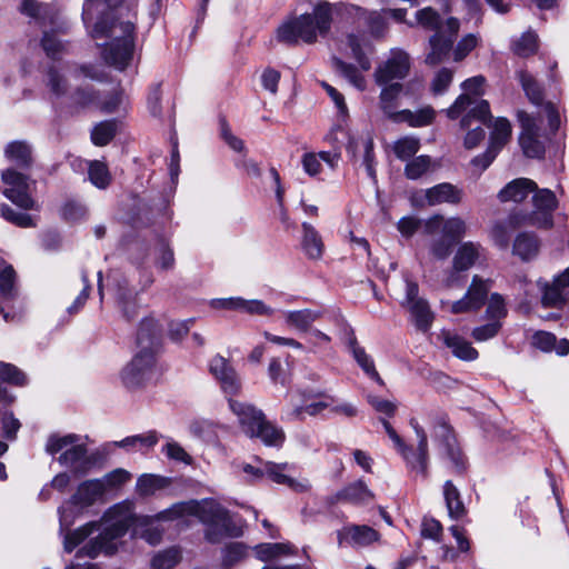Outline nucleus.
<instances>
[{"mask_svg": "<svg viewBox=\"0 0 569 569\" xmlns=\"http://www.w3.org/2000/svg\"><path fill=\"white\" fill-rule=\"evenodd\" d=\"M1 180L4 184L3 194L18 207L29 210L36 207V202L31 197L33 181L16 171L7 169L1 172Z\"/></svg>", "mask_w": 569, "mask_h": 569, "instance_id": "nucleus-12", "label": "nucleus"}, {"mask_svg": "<svg viewBox=\"0 0 569 569\" xmlns=\"http://www.w3.org/2000/svg\"><path fill=\"white\" fill-rule=\"evenodd\" d=\"M485 82L486 79L482 76L465 80L461 83L463 92L446 111L448 118L455 120L462 113H466L460 121V127L462 128L470 126L471 118H477L479 121L485 122L490 114L488 101L480 99L485 94Z\"/></svg>", "mask_w": 569, "mask_h": 569, "instance_id": "nucleus-7", "label": "nucleus"}, {"mask_svg": "<svg viewBox=\"0 0 569 569\" xmlns=\"http://www.w3.org/2000/svg\"><path fill=\"white\" fill-rule=\"evenodd\" d=\"M518 120L522 128L519 143L523 153L529 158H541L545 154V146L539 140L540 121L523 111L518 112Z\"/></svg>", "mask_w": 569, "mask_h": 569, "instance_id": "nucleus-17", "label": "nucleus"}, {"mask_svg": "<svg viewBox=\"0 0 569 569\" xmlns=\"http://www.w3.org/2000/svg\"><path fill=\"white\" fill-rule=\"evenodd\" d=\"M14 293V270L0 258V312L6 321L14 319L7 310L6 302L9 301Z\"/></svg>", "mask_w": 569, "mask_h": 569, "instance_id": "nucleus-39", "label": "nucleus"}, {"mask_svg": "<svg viewBox=\"0 0 569 569\" xmlns=\"http://www.w3.org/2000/svg\"><path fill=\"white\" fill-rule=\"evenodd\" d=\"M522 224H528V222L521 213L510 214L506 221L497 222L492 227L490 238L497 247L500 249H507L509 247L512 231Z\"/></svg>", "mask_w": 569, "mask_h": 569, "instance_id": "nucleus-37", "label": "nucleus"}, {"mask_svg": "<svg viewBox=\"0 0 569 569\" xmlns=\"http://www.w3.org/2000/svg\"><path fill=\"white\" fill-rule=\"evenodd\" d=\"M502 327L499 320H490L488 323L473 328L471 337L477 342H485L495 338Z\"/></svg>", "mask_w": 569, "mask_h": 569, "instance_id": "nucleus-62", "label": "nucleus"}, {"mask_svg": "<svg viewBox=\"0 0 569 569\" xmlns=\"http://www.w3.org/2000/svg\"><path fill=\"white\" fill-rule=\"evenodd\" d=\"M518 78L530 101L539 104L542 101V91L539 83L527 71H519Z\"/></svg>", "mask_w": 569, "mask_h": 569, "instance_id": "nucleus-56", "label": "nucleus"}, {"mask_svg": "<svg viewBox=\"0 0 569 569\" xmlns=\"http://www.w3.org/2000/svg\"><path fill=\"white\" fill-rule=\"evenodd\" d=\"M188 516H194L208 526L206 537L213 543L219 542L223 537H239L242 533L241 526L236 525L228 511L212 499L174 503L159 512L156 520L167 521Z\"/></svg>", "mask_w": 569, "mask_h": 569, "instance_id": "nucleus-3", "label": "nucleus"}, {"mask_svg": "<svg viewBox=\"0 0 569 569\" xmlns=\"http://www.w3.org/2000/svg\"><path fill=\"white\" fill-rule=\"evenodd\" d=\"M160 437L156 430L124 437L120 440L121 450L128 455L140 453L144 456L159 442Z\"/></svg>", "mask_w": 569, "mask_h": 569, "instance_id": "nucleus-34", "label": "nucleus"}, {"mask_svg": "<svg viewBox=\"0 0 569 569\" xmlns=\"http://www.w3.org/2000/svg\"><path fill=\"white\" fill-rule=\"evenodd\" d=\"M291 552L292 547L289 543L282 542H267L260 543L254 547L256 557L261 561H271L274 559H279L283 556L290 555Z\"/></svg>", "mask_w": 569, "mask_h": 569, "instance_id": "nucleus-51", "label": "nucleus"}, {"mask_svg": "<svg viewBox=\"0 0 569 569\" xmlns=\"http://www.w3.org/2000/svg\"><path fill=\"white\" fill-rule=\"evenodd\" d=\"M379 539V533L369 526L348 525L338 531L340 546L367 547Z\"/></svg>", "mask_w": 569, "mask_h": 569, "instance_id": "nucleus-25", "label": "nucleus"}, {"mask_svg": "<svg viewBox=\"0 0 569 569\" xmlns=\"http://www.w3.org/2000/svg\"><path fill=\"white\" fill-rule=\"evenodd\" d=\"M332 66L335 70L343 76L355 88L361 91L366 89V78L353 64L335 57L332 59Z\"/></svg>", "mask_w": 569, "mask_h": 569, "instance_id": "nucleus-50", "label": "nucleus"}, {"mask_svg": "<svg viewBox=\"0 0 569 569\" xmlns=\"http://www.w3.org/2000/svg\"><path fill=\"white\" fill-rule=\"evenodd\" d=\"M385 16L383 10L381 12L367 10L363 21L368 26L369 33L372 39L379 40L386 36L388 31V23Z\"/></svg>", "mask_w": 569, "mask_h": 569, "instance_id": "nucleus-52", "label": "nucleus"}, {"mask_svg": "<svg viewBox=\"0 0 569 569\" xmlns=\"http://www.w3.org/2000/svg\"><path fill=\"white\" fill-rule=\"evenodd\" d=\"M339 160L340 153L338 151L307 152L302 156L301 163L305 172L310 177H315L321 172L322 162L333 170L338 166Z\"/></svg>", "mask_w": 569, "mask_h": 569, "instance_id": "nucleus-35", "label": "nucleus"}, {"mask_svg": "<svg viewBox=\"0 0 569 569\" xmlns=\"http://www.w3.org/2000/svg\"><path fill=\"white\" fill-rule=\"evenodd\" d=\"M41 44L47 56L54 60L67 52V46L54 33L44 32Z\"/></svg>", "mask_w": 569, "mask_h": 569, "instance_id": "nucleus-59", "label": "nucleus"}, {"mask_svg": "<svg viewBox=\"0 0 569 569\" xmlns=\"http://www.w3.org/2000/svg\"><path fill=\"white\" fill-rule=\"evenodd\" d=\"M462 190L456 186L442 182L423 191V194L415 196L412 201L417 206H437L441 203L457 204L461 201Z\"/></svg>", "mask_w": 569, "mask_h": 569, "instance_id": "nucleus-22", "label": "nucleus"}, {"mask_svg": "<svg viewBox=\"0 0 569 569\" xmlns=\"http://www.w3.org/2000/svg\"><path fill=\"white\" fill-rule=\"evenodd\" d=\"M419 139L415 137H405L395 142L393 151L397 158L408 160L419 151Z\"/></svg>", "mask_w": 569, "mask_h": 569, "instance_id": "nucleus-58", "label": "nucleus"}, {"mask_svg": "<svg viewBox=\"0 0 569 569\" xmlns=\"http://www.w3.org/2000/svg\"><path fill=\"white\" fill-rule=\"evenodd\" d=\"M443 496L448 513L452 519H459L465 516L466 508L460 499V492L452 481L448 480L445 482Z\"/></svg>", "mask_w": 569, "mask_h": 569, "instance_id": "nucleus-48", "label": "nucleus"}, {"mask_svg": "<svg viewBox=\"0 0 569 569\" xmlns=\"http://www.w3.org/2000/svg\"><path fill=\"white\" fill-rule=\"evenodd\" d=\"M329 2L321 1L315 6L312 13H305L283 22L277 29L280 42L295 44L298 41L313 43L318 36L325 37L330 31Z\"/></svg>", "mask_w": 569, "mask_h": 569, "instance_id": "nucleus-4", "label": "nucleus"}, {"mask_svg": "<svg viewBox=\"0 0 569 569\" xmlns=\"http://www.w3.org/2000/svg\"><path fill=\"white\" fill-rule=\"evenodd\" d=\"M181 560V552L178 548L172 547L158 552L151 560L153 569H172Z\"/></svg>", "mask_w": 569, "mask_h": 569, "instance_id": "nucleus-54", "label": "nucleus"}, {"mask_svg": "<svg viewBox=\"0 0 569 569\" xmlns=\"http://www.w3.org/2000/svg\"><path fill=\"white\" fill-rule=\"evenodd\" d=\"M382 90L380 92V108L385 112V114L396 121V116L399 111H396L397 108V99L403 91V86L400 82H389L387 84H382Z\"/></svg>", "mask_w": 569, "mask_h": 569, "instance_id": "nucleus-43", "label": "nucleus"}, {"mask_svg": "<svg viewBox=\"0 0 569 569\" xmlns=\"http://www.w3.org/2000/svg\"><path fill=\"white\" fill-rule=\"evenodd\" d=\"M89 179L98 188L103 189L110 182V173L107 166L100 161L89 164Z\"/></svg>", "mask_w": 569, "mask_h": 569, "instance_id": "nucleus-60", "label": "nucleus"}, {"mask_svg": "<svg viewBox=\"0 0 569 569\" xmlns=\"http://www.w3.org/2000/svg\"><path fill=\"white\" fill-rule=\"evenodd\" d=\"M438 457L450 462H461L463 452L456 433L447 423H439L435 428Z\"/></svg>", "mask_w": 569, "mask_h": 569, "instance_id": "nucleus-23", "label": "nucleus"}, {"mask_svg": "<svg viewBox=\"0 0 569 569\" xmlns=\"http://www.w3.org/2000/svg\"><path fill=\"white\" fill-rule=\"evenodd\" d=\"M542 289V303L546 307H560L569 298V267L551 283L539 282Z\"/></svg>", "mask_w": 569, "mask_h": 569, "instance_id": "nucleus-26", "label": "nucleus"}, {"mask_svg": "<svg viewBox=\"0 0 569 569\" xmlns=\"http://www.w3.org/2000/svg\"><path fill=\"white\" fill-rule=\"evenodd\" d=\"M122 0H84L83 23L107 64L123 70L134 49V13L120 7Z\"/></svg>", "mask_w": 569, "mask_h": 569, "instance_id": "nucleus-1", "label": "nucleus"}, {"mask_svg": "<svg viewBox=\"0 0 569 569\" xmlns=\"http://www.w3.org/2000/svg\"><path fill=\"white\" fill-rule=\"evenodd\" d=\"M515 54L519 57H529L538 49V38L532 31L522 33L518 39L512 42L511 47Z\"/></svg>", "mask_w": 569, "mask_h": 569, "instance_id": "nucleus-53", "label": "nucleus"}, {"mask_svg": "<svg viewBox=\"0 0 569 569\" xmlns=\"http://www.w3.org/2000/svg\"><path fill=\"white\" fill-rule=\"evenodd\" d=\"M111 289L122 316L127 320L133 319L138 312L137 292L130 287L128 279L118 273L112 274Z\"/></svg>", "mask_w": 569, "mask_h": 569, "instance_id": "nucleus-20", "label": "nucleus"}, {"mask_svg": "<svg viewBox=\"0 0 569 569\" xmlns=\"http://www.w3.org/2000/svg\"><path fill=\"white\" fill-rule=\"evenodd\" d=\"M350 351L365 375L379 386H385V381L377 371L372 357L355 339L350 341Z\"/></svg>", "mask_w": 569, "mask_h": 569, "instance_id": "nucleus-40", "label": "nucleus"}, {"mask_svg": "<svg viewBox=\"0 0 569 569\" xmlns=\"http://www.w3.org/2000/svg\"><path fill=\"white\" fill-rule=\"evenodd\" d=\"M117 126L114 121H103L97 124L91 132V140L96 146H106L114 137Z\"/></svg>", "mask_w": 569, "mask_h": 569, "instance_id": "nucleus-55", "label": "nucleus"}, {"mask_svg": "<svg viewBox=\"0 0 569 569\" xmlns=\"http://www.w3.org/2000/svg\"><path fill=\"white\" fill-rule=\"evenodd\" d=\"M68 76H82L92 80L102 79V73L99 72L93 66L83 64L73 71L69 69L59 70L56 68H50L48 71V87L54 96L62 97L67 94L69 88Z\"/></svg>", "mask_w": 569, "mask_h": 569, "instance_id": "nucleus-18", "label": "nucleus"}, {"mask_svg": "<svg viewBox=\"0 0 569 569\" xmlns=\"http://www.w3.org/2000/svg\"><path fill=\"white\" fill-rule=\"evenodd\" d=\"M161 328L158 321L152 318H144L139 326L137 332V347L138 351H150L157 355L160 341Z\"/></svg>", "mask_w": 569, "mask_h": 569, "instance_id": "nucleus-31", "label": "nucleus"}, {"mask_svg": "<svg viewBox=\"0 0 569 569\" xmlns=\"http://www.w3.org/2000/svg\"><path fill=\"white\" fill-rule=\"evenodd\" d=\"M511 132L512 129L508 119L499 117L492 122L486 164L491 163L496 159L499 151L509 141Z\"/></svg>", "mask_w": 569, "mask_h": 569, "instance_id": "nucleus-30", "label": "nucleus"}, {"mask_svg": "<svg viewBox=\"0 0 569 569\" xmlns=\"http://www.w3.org/2000/svg\"><path fill=\"white\" fill-rule=\"evenodd\" d=\"M485 258L486 249L479 242H461L452 258V269L455 272L467 271Z\"/></svg>", "mask_w": 569, "mask_h": 569, "instance_id": "nucleus-27", "label": "nucleus"}, {"mask_svg": "<svg viewBox=\"0 0 569 569\" xmlns=\"http://www.w3.org/2000/svg\"><path fill=\"white\" fill-rule=\"evenodd\" d=\"M536 191L532 197L535 210L522 214V217L529 226L550 228L553 223L552 212L558 204L557 198L549 189H537Z\"/></svg>", "mask_w": 569, "mask_h": 569, "instance_id": "nucleus-16", "label": "nucleus"}, {"mask_svg": "<svg viewBox=\"0 0 569 569\" xmlns=\"http://www.w3.org/2000/svg\"><path fill=\"white\" fill-rule=\"evenodd\" d=\"M301 247L310 259H319L323 253V243L319 232L308 222H302Z\"/></svg>", "mask_w": 569, "mask_h": 569, "instance_id": "nucleus-42", "label": "nucleus"}, {"mask_svg": "<svg viewBox=\"0 0 569 569\" xmlns=\"http://www.w3.org/2000/svg\"><path fill=\"white\" fill-rule=\"evenodd\" d=\"M210 373L219 381L221 389L227 395H234L240 389L237 372L229 361L220 355H216L209 363Z\"/></svg>", "mask_w": 569, "mask_h": 569, "instance_id": "nucleus-24", "label": "nucleus"}, {"mask_svg": "<svg viewBox=\"0 0 569 569\" xmlns=\"http://www.w3.org/2000/svg\"><path fill=\"white\" fill-rule=\"evenodd\" d=\"M486 316L489 320L501 321L507 316V308L503 298L499 293H492L488 301Z\"/></svg>", "mask_w": 569, "mask_h": 569, "instance_id": "nucleus-63", "label": "nucleus"}, {"mask_svg": "<svg viewBox=\"0 0 569 569\" xmlns=\"http://www.w3.org/2000/svg\"><path fill=\"white\" fill-rule=\"evenodd\" d=\"M537 190V183L528 178H518L506 184L498 193L501 202H521Z\"/></svg>", "mask_w": 569, "mask_h": 569, "instance_id": "nucleus-36", "label": "nucleus"}, {"mask_svg": "<svg viewBox=\"0 0 569 569\" xmlns=\"http://www.w3.org/2000/svg\"><path fill=\"white\" fill-rule=\"evenodd\" d=\"M156 358L150 351H137L120 371V380L128 390L142 388L153 376Z\"/></svg>", "mask_w": 569, "mask_h": 569, "instance_id": "nucleus-11", "label": "nucleus"}, {"mask_svg": "<svg viewBox=\"0 0 569 569\" xmlns=\"http://www.w3.org/2000/svg\"><path fill=\"white\" fill-rule=\"evenodd\" d=\"M539 249L540 242L536 234L520 232L513 241L512 252L521 260L528 261L537 257Z\"/></svg>", "mask_w": 569, "mask_h": 569, "instance_id": "nucleus-41", "label": "nucleus"}, {"mask_svg": "<svg viewBox=\"0 0 569 569\" xmlns=\"http://www.w3.org/2000/svg\"><path fill=\"white\" fill-rule=\"evenodd\" d=\"M348 151L355 158H361L362 164L366 167L367 174L371 179H376L373 138L369 132L357 137H351L348 143Z\"/></svg>", "mask_w": 569, "mask_h": 569, "instance_id": "nucleus-28", "label": "nucleus"}, {"mask_svg": "<svg viewBox=\"0 0 569 569\" xmlns=\"http://www.w3.org/2000/svg\"><path fill=\"white\" fill-rule=\"evenodd\" d=\"M347 44L351 50L352 58L357 61L362 71L371 68L370 57L375 52V47L365 33H350L347 37Z\"/></svg>", "mask_w": 569, "mask_h": 569, "instance_id": "nucleus-32", "label": "nucleus"}, {"mask_svg": "<svg viewBox=\"0 0 569 569\" xmlns=\"http://www.w3.org/2000/svg\"><path fill=\"white\" fill-rule=\"evenodd\" d=\"M329 21L332 22V17L336 16L346 22H357L363 20L367 14V10L356 4L338 2H329Z\"/></svg>", "mask_w": 569, "mask_h": 569, "instance_id": "nucleus-45", "label": "nucleus"}, {"mask_svg": "<svg viewBox=\"0 0 569 569\" xmlns=\"http://www.w3.org/2000/svg\"><path fill=\"white\" fill-rule=\"evenodd\" d=\"M410 66V57L406 51L391 49L388 58L376 68L375 81L378 86L399 82L408 76Z\"/></svg>", "mask_w": 569, "mask_h": 569, "instance_id": "nucleus-15", "label": "nucleus"}, {"mask_svg": "<svg viewBox=\"0 0 569 569\" xmlns=\"http://www.w3.org/2000/svg\"><path fill=\"white\" fill-rule=\"evenodd\" d=\"M430 168L431 158L429 156H419L406 164L405 174L408 179L416 180L427 173Z\"/></svg>", "mask_w": 569, "mask_h": 569, "instance_id": "nucleus-57", "label": "nucleus"}, {"mask_svg": "<svg viewBox=\"0 0 569 569\" xmlns=\"http://www.w3.org/2000/svg\"><path fill=\"white\" fill-rule=\"evenodd\" d=\"M381 422L390 440L393 442L395 448L401 453L403 459L415 458L419 462H426L429 459L428 437L416 418H411L409 421L417 438V447L412 455L411 448L405 443L403 439L397 433L392 426L385 419H382Z\"/></svg>", "mask_w": 569, "mask_h": 569, "instance_id": "nucleus-14", "label": "nucleus"}, {"mask_svg": "<svg viewBox=\"0 0 569 569\" xmlns=\"http://www.w3.org/2000/svg\"><path fill=\"white\" fill-rule=\"evenodd\" d=\"M489 289L490 281L473 276L471 284L460 300L453 302L441 300L440 306L442 309L448 308L455 315L477 311L483 306Z\"/></svg>", "mask_w": 569, "mask_h": 569, "instance_id": "nucleus-13", "label": "nucleus"}, {"mask_svg": "<svg viewBox=\"0 0 569 569\" xmlns=\"http://www.w3.org/2000/svg\"><path fill=\"white\" fill-rule=\"evenodd\" d=\"M87 435L54 432L48 436L44 451L58 462H82L88 455Z\"/></svg>", "mask_w": 569, "mask_h": 569, "instance_id": "nucleus-8", "label": "nucleus"}, {"mask_svg": "<svg viewBox=\"0 0 569 569\" xmlns=\"http://www.w3.org/2000/svg\"><path fill=\"white\" fill-rule=\"evenodd\" d=\"M467 229L466 221L460 217L445 219L440 214H435L423 222V231L426 234L432 236L441 231L443 237L455 243L466 236Z\"/></svg>", "mask_w": 569, "mask_h": 569, "instance_id": "nucleus-19", "label": "nucleus"}, {"mask_svg": "<svg viewBox=\"0 0 569 569\" xmlns=\"http://www.w3.org/2000/svg\"><path fill=\"white\" fill-rule=\"evenodd\" d=\"M445 346L451 350L455 357L463 361H473L478 358V351L461 336L448 330L440 332Z\"/></svg>", "mask_w": 569, "mask_h": 569, "instance_id": "nucleus-38", "label": "nucleus"}, {"mask_svg": "<svg viewBox=\"0 0 569 569\" xmlns=\"http://www.w3.org/2000/svg\"><path fill=\"white\" fill-rule=\"evenodd\" d=\"M247 556V547L241 542H231L227 545L222 552V565L231 567Z\"/></svg>", "mask_w": 569, "mask_h": 569, "instance_id": "nucleus-61", "label": "nucleus"}, {"mask_svg": "<svg viewBox=\"0 0 569 569\" xmlns=\"http://www.w3.org/2000/svg\"><path fill=\"white\" fill-rule=\"evenodd\" d=\"M401 306L410 313V319L419 331L428 332L430 330L435 312L428 300L419 296L418 283L408 278L405 279V297Z\"/></svg>", "mask_w": 569, "mask_h": 569, "instance_id": "nucleus-10", "label": "nucleus"}, {"mask_svg": "<svg viewBox=\"0 0 569 569\" xmlns=\"http://www.w3.org/2000/svg\"><path fill=\"white\" fill-rule=\"evenodd\" d=\"M416 23L436 33L430 38V52L427 63L436 64L449 56L453 41L459 31L460 23L456 18H449L441 27L440 14L431 7H425L416 12Z\"/></svg>", "mask_w": 569, "mask_h": 569, "instance_id": "nucleus-6", "label": "nucleus"}, {"mask_svg": "<svg viewBox=\"0 0 569 569\" xmlns=\"http://www.w3.org/2000/svg\"><path fill=\"white\" fill-rule=\"evenodd\" d=\"M151 521L149 517L136 516L131 501H122L109 508L100 523L88 522L67 533L63 541L64 550L71 552L94 530L101 529L96 538L79 550V555L90 558H96L100 553L112 555L117 550V540L124 536L131 526H149Z\"/></svg>", "mask_w": 569, "mask_h": 569, "instance_id": "nucleus-2", "label": "nucleus"}, {"mask_svg": "<svg viewBox=\"0 0 569 569\" xmlns=\"http://www.w3.org/2000/svg\"><path fill=\"white\" fill-rule=\"evenodd\" d=\"M169 485V478L156 475H142L137 481V492L146 497L167 489Z\"/></svg>", "mask_w": 569, "mask_h": 569, "instance_id": "nucleus-49", "label": "nucleus"}, {"mask_svg": "<svg viewBox=\"0 0 569 569\" xmlns=\"http://www.w3.org/2000/svg\"><path fill=\"white\" fill-rule=\"evenodd\" d=\"M290 401L293 406L292 416L296 418H301L305 413L309 416H316L321 413L326 409H330L335 403V398L331 396L323 395L318 400H306L305 405H296L293 400V396H290Z\"/></svg>", "mask_w": 569, "mask_h": 569, "instance_id": "nucleus-44", "label": "nucleus"}, {"mask_svg": "<svg viewBox=\"0 0 569 569\" xmlns=\"http://www.w3.org/2000/svg\"><path fill=\"white\" fill-rule=\"evenodd\" d=\"M19 11L39 24H54L58 20V11L50 4L38 0H21Z\"/></svg>", "mask_w": 569, "mask_h": 569, "instance_id": "nucleus-33", "label": "nucleus"}, {"mask_svg": "<svg viewBox=\"0 0 569 569\" xmlns=\"http://www.w3.org/2000/svg\"><path fill=\"white\" fill-rule=\"evenodd\" d=\"M8 161L20 168H28L31 163V149L22 141H12L4 149Z\"/></svg>", "mask_w": 569, "mask_h": 569, "instance_id": "nucleus-47", "label": "nucleus"}, {"mask_svg": "<svg viewBox=\"0 0 569 569\" xmlns=\"http://www.w3.org/2000/svg\"><path fill=\"white\" fill-rule=\"evenodd\" d=\"M435 110L431 107H423L417 111L401 110L396 116L397 122H407L411 127H425L432 122Z\"/></svg>", "mask_w": 569, "mask_h": 569, "instance_id": "nucleus-46", "label": "nucleus"}, {"mask_svg": "<svg viewBox=\"0 0 569 569\" xmlns=\"http://www.w3.org/2000/svg\"><path fill=\"white\" fill-rule=\"evenodd\" d=\"M283 323L288 329L307 333L312 327L313 322L322 317V311L318 309H299V310H284L281 312Z\"/></svg>", "mask_w": 569, "mask_h": 569, "instance_id": "nucleus-29", "label": "nucleus"}, {"mask_svg": "<svg viewBox=\"0 0 569 569\" xmlns=\"http://www.w3.org/2000/svg\"><path fill=\"white\" fill-rule=\"evenodd\" d=\"M487 119L485 120V122ZM481 121L477 118H471L470 126L467 128L469 131L465 137L463 144L467 149L476 148L479 142L485 138V130L481 127Z\"/></svg>", "mask_w": 569, "mask_h": 569, "instance_id": "nucleus-64", "label": "nucleus"}, {"mask_svg": "<svg viewBox=\"0 0 569 569\" xmlns=\"http://www.w3.org/2000/svg\"><path fill=\"white\" fill-rule=\"evenodd\" d=\"M130 475L124 469H117L101 480L86 481L79 486L73 496V502L81 506H90L103 501L107 493L117 486L128 481Z\"/></svg>", "mask_w": 569, "mask_h": 569, "instance_id": "nucleus-9", "label": "nucleus"}, {"mask_svg": "<svg viewBox=\"0 0 569 569\" xmlns=\"http://www.w3.org/2000/svg\"><path fill=\"white\" fill-rule=\"evenodd\" d=\"M286 465H243V472L249 480H268L280 485H287L291 488H305L303 485L296 482L284 472Z\"/></svg>", "mask_w": 569, "mask_h": 569, "instance_id": "nucleus-21", "label": "nucleus"}, {"mask_svg": "<svg viewBox=\"0 0 569 569\" xmlns=\"http://www.w3.org/2000/svg\"><path fill=\"white\" fill-rule=\"evenodd\" d=\"M229 408L237 417L241 431L251 439H259L264 446L280 447L284 441L283 430L266 419L254 406L229 399Z\"/></svg>", "mask_w": 569, "mask_h": 569, "instance_id": "nucleus-5", "label": "nucleus"}]
</instances>
